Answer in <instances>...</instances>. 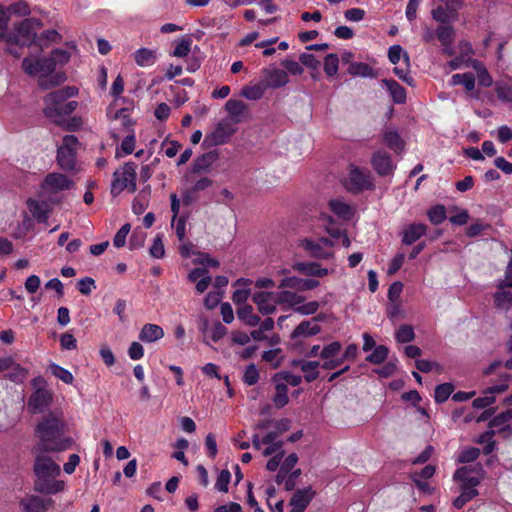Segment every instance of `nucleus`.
<instances>
[{
	"mask_svg": "<svg viewBox=\"0 0 512 512\" xmlns=\"http://www.w3.org/2000/svg\"><path fill=\"white\" fill-rule=\"evenodd\" d=\"M65 423L60 411L44 416L36 426V437L39 442L32 450L36 451H67L73 444L70 436H64Z\"/></svg>",
	"mask_w": 512,
	"mask_h": 512,
	"instance_id": "obj_1",
	"label": "nucleus"
},
{
	"mask_svg": "<svg viewBox=\"0 0 512 512\" xmlns=\"http://www.w3.org/2000/svg\"><path fill=\"white\" fill-rule=\"evenodd\" d=\"M48 451L32 450L35 455L34 471L36 475L35 491L47 495L63 492L65 482L56 479L61 474L60 465L53 458L47 456Z\"/></svg>",
	"mask_w": 512,
	"mask_h": 512,
	"instance_id": "obj_2",
	"label": "nucleus"
},
{
	"mask_svg": "<svg viewBox=\"0 0 512 512\" xmlns=\"http://www.w3.org/2000/svg\"><path fill=\"white\" fill-rule=\"evenodd\" d=\"M112 185H110V193L114 196L127 190L133 193L137 190V172H135V164L132 162L125 163L122 167L114 172Z\"/></svg>",
	"mask_w": 512,
	"mask_h": 512,
	"instance_id": "obj_3",
	"label": "nucleus"
},
{
	"mask_svg": "<svg viewBox=\"0 0 512 512\" xmlns=\"http://www.w3.org/2000/svg\"><path fill=\"white\" fill-rule=\"evenodd\" d=\"M453 479L460 484V492L478 493L476 487L483 479V470L480 465L462 466L454 472Z\"/></svg>",
	"mask_w": 512,
	"mask_h": 512,
	"instance_id": "obj_4",
	"label": "nucleus"
},
{
	"mask_svg": "<svg viewBox=\"0 0 512 512\" xmlns=\"http://www.w3.org/2000/svg\"><path fill=\"white\" fill-rule=\"evenodd\" d=\"M77 94L78 89L75 86H67L48 94L45 97V116L56 121V110L59 106L65 104L69 98L76 97Z\"/></svg>",
	"mask_w": 512,
	"mask_h": 512,
	"instance_id": "obj_5",
	"label": "nucleus"
},
{
	"mask_svg": "<svg viewBox=\"0 0 512 512\" xmlns=\"http://www.w3.org/2000/svg\"><path fill=\"white\" fill-rule=\"evenodd\" d=\"M78 139L73 135L62 138V144L58 148V164L63 170L70 171L75 168Z\"/></svg>",
	"mask_w": 512,
	"mask_h": 512,
	"instance_id": "obj_6",
	"label": "nucleus"
},
{
	"mask_svg": "<svg viewBox=\"0 0 512 512\" xmlns=\"http://www.w3.org/2000/svg\"><path fill=\"white\" fill-rule=\"evenodd\" d=\"M333 246V241L327 238H320L318 240H301V247L305 252L310 254L311 257L317 259L332 258L334 255Z\"/></svg>",
	"mask_w": 512,
	"mask_h": 512,
	"instance_id": "obj_7",
	"label": "nucleus"
},
{
	"mask_svg": "<svg viewBox=\"0 0 512 512\" xmlns=\"http://www.w3.org/2000/svg\"><path fill=\"white\" fill-rule=\"evenodd\" d=\"M237 123H233L228 119H224L219 121L216 125L215 129H213L209 134L204 138V144L211 145H224L227 141L232 138L233 134L236 131Z\"/></svg>",
	"mask_w": 512,
	"mask_h": 512,
	"instance_id": "obj_8",
	"label": "nucleus"
},
{
	"mask_svg": "<svg viewBox=\"0 0 512 512\" xmlns=\"http://www.w3.org/2000/svg\"><path fill=\"white\" fill-rule=\"evenodd\" d=\"M346 186L352 193L370 190L373 188L371 175L368 172L360 170L356 166H351Z\"/></svg>",
	"mask_w": 512,
	"mask_h": 512,
	"instance_id": "obj_9",
	"label": "nucleus"
},
{
	"mask_svg": "<svg viewBox=\"0 0 512 512\" xmlns=\"http://www.w3.org/2000/svg\"><path fill=\"white\" fill-rule=\"evenodd\" d=\"M259 81L269 89H279L289 83V76L286 70L272 66L261 71V80Z\"/></svg>",
	"mask_w": 512,
	"mask_h": 512,
	"instance_id": "obj_10",
	"label": "nucleus"
},
{
	"mask_svg": "<svg viewBox=\"0 0 512 512\" xmlns=\"http://www.w3.org/2000/svg\"><path fill=\"white\" fill-rule=\"evenodd\" d=\"M72 186L73 183L67 176L58 172H52L46 175L42 189L48 194H55L69 190Z\"/></svg>",
	"mask_w": 512,
	"mask_h": 512,
	"instance_id": "obj_11",
	"label": "nucleus"
},
{
	"mask_svg": "<svg viewBox=\"0 0 512 512\" xmlns=\"http://www.w3.org/2000/svg\"><path fill=\"white\" fill-rule=\"evenodd\" d=\"M51 65V62L46 61L45 57H25L22 62L23 71L31 77L37 75L44 77L51 74L53 72Z\"/></svg>",
	"mask_w": 512,
	"mask_h": 512,
	"instance_id": "obj_12",
	"label": "nucleus"
},
{
	"mask_svg": "<svg viewBox=\"0 0 512 512\" xmlns=\"http://www.w3.org/2000/svg\"><path fill=\"white\" fill-rule=\"evenodd\" d=\"M54 504L51 498H42L37 495H25L21 498L20 505L23 512H46Z\"/></svg>",
	"mask_w": 512,
	"mask_h": 512,
	"instance_id": "obj_13",
	"label": "nucleus"
},
{
	"mask_svg": "<svg viewBox=\"0 0 512 512\" xmlns=\"http://www.w3.org/2000/svg\"><path fill=\"white\" fill-rule=\"evenodd\" d=\"M253 301L257 306V309L263 315L272 314L277 305L280 304L278 300V295L275 292H258L253 296Z\"/></svg>",
	"mask_w": 512,
	"mask_h": 512,
	"instance_id": "obj_14",
	"label": "nucleus"
},
{
	"mask_svg": "<svg viewBox=\"0 0 512 512\" xmlns=\"http://www.w3.org/2000/svg\"><path fill=\"white\" fill-rule=\"evenodd\" d=\"M52 399L53 395L50 390L38 389L29 397V409L34 413H43L51 405Z\"/></svg>",
	"mask_w": 512,
	"mask_h": 512,
	"instance_id": "obj_15",
	"label": "nucleus"
},
{
	"mask_svg": "<svg viewBox=\"0 0 512 512\" xmlns=\"http://www.w3.org/2000/svg\"><path fill=\"white\" fill-rule=\"evenodd\" d=\"M41 28V22L35 18H28L22 21L16 28L18 42L22 44L34 41L36 31Z\"/></svg>",
	"mask_w": 512,
	"mask_h": 512,
	"instance_id": "obj_16",
	"label": "nucleus"
},
{
	"mask_svg": "<svg viewBox=\"0 0 512 512\" xmlns=\"http://www.w3.org/2000/svg\"><path fill=\"white\" fill-rule=\"evenodd\" d=\"M371 164L375 172L381 176L390 175L396 169V164L392 162L389 154L382 151L373 154Z\"/></svg>",
	"mask_w": 512,
	"mask_h": 512,
	"instance_id": "obj_17",
	"label": "nucleus"
},
{
	"mask_svg": "<svg viewBox=\"0 0 512 512\" xmlns=\"http://www.w3.org/2000/svg\"><path fill=\"white\" fill-rule=\"evenodd\" d=\"M507 388H508V385L505 382L500 383L498 385L491 386L490 388L485 390L484 396L477 397L476 399H474V401H473L474 408L483 409L485 407H488V406L494 404L496 401L495 395L505 392L507 390Z\"/></svg>",
	"mask_w": 512,
	"mask_h": 512,
	"instance_id": "obj_18",
	"label": "nucleus"
},
{
	"mask_svg": "<svg viewBox=\"0 0 512 512\" xmlns=\"http://www.w3.org/2000/svg\"><path fill=\"white\" fill-rule=\"evenodd\" d=\"M293 267L296 271L301 272L303 275L319 278L325 277L334 272V269L322 267L317 262H297Z\"/></svg>",
	"mask_w": 512,
	"mask_h": 512,
	"instance_id": "obj_19",
	"label": "nucleus"
},
{
	"mask_svg": "<svg viewBox=\"0 0 512 512\" xmlns=\"http://www.w3.org/2000/svg\"><path fill=\"white\" fill-rule=\"evenodd\" d=\"M313 491L311 488H304L295 491L292 498H290V512H302L310 504L313 498Z\"/></svg>",
	"mask_w": 512,
	"mask_h": 512,
	"instance_id": "obj_20",
	"label": "nucleus"
},
{
	"mask_svg": "<svg viewBox=\"0 0 512 512\" xmlns=\"http://www.w3.org/2000/svg\"><path fill=\"white\" fill-rule=\"evenodd\" d=\"M319 286L318 280L302 279L296 276L286 277L281 280L280 288H294L298 291H306L317 288Z\"/></svg>",
	"mask_w": 512,
	"mask_h": 512,
	"instance_id": "obj_21",
	"label": "nucleus"
},
{
	"mask_svg": "<svg viewBox=\"0 0 512 512\" xmlns=\"http://www.w3.org/2000/svg\"><path fill=\"white\" fill-rule=\"evenodd\" d=\"M164 336V330L161 326L153 323H146L140 329L138 339L142 343H156Z\"/></svg>",
	"mask_w": 512,
	"mask_h": 512,
	"instance_id": "obj_22",
	"label": "nucleus"
},
{
	"mask_svg": "<svg viewBox=\"0 0 512 512\" xmlns=\"http://www.w3.org/2000/svg\"><path fill=\"white\" fill-rule=\"evenodd\" d=\"M427 233V226L422 223H412L404 227L402 242L404 245H412Z\"/></svg>",
	"mask_w": 512,
	"mask_h": 512,
	"instance_id": "obj_23",
	"label": "nucleus"
},
{
	"mask_svg": "<svg viewBox=\"0 0 512 512\" xmlns=\"http://www.w3.org/2000/svg\"><path fill=\"white\" fill-rule=\"evenodd\" d=\"M225 111L230 115L233 123H240L247 113V104L236 99L227 100L225 104Z\"/></svg>",
	"mask_w": 512,
	"mask_h": 512,
	"instance_id": "obj_24",
	"label": "nucleus"
},
{
	"mask_svg": "<svg viewBox=\"0 0 512 512\" xmlns=\"http://www.w3.org/2000/svg\"><path fill=\"white\" fill-rule=\"evenodd\" d=\"M320 330L321 328L317 322V319L313 318L311 320L299 323L298 326L294 329L292 337L294 339L306 338L319 334Z\"/></svg>",
	"mask_w": 512,
	"mask_h": 512,
	"instance_id": "obj_25",
	"label": "nucleus"
},
{
	"mask_svg": "<svg viewBox=\"0 0 512 512\" xmlns=\"http://www.w3.org/2000/svg\"><path fill=\"white\" fill-rule=\"evenodd\" d=\"M158 58L157 50L140 48L134 51L133 60L141 68L153 66Z\"/></svg>",
	"mask_w": 512,
	"mask_h": 512,
	"instance_id": "obj_26",
	"label": "nucleus"
},
{
	"mask_svg": "<svg viewBox=\"0 0 512 512\" xmlns=\"http://www.w3.org/2000/svg\"><path fill=\"white\" fill-rule=\"evenodd\" d=\"M382 85L389 91L392 100L398 105H402L406 101V91L402 85L392 79H383Z\"/></svg>",
	"mask_w": 512,
	"mask_h": 512,
	"instance_id": "obj_27",
	"label": "nucleus"
},
{
	"mask_svg": "<svg viewBox=\"0 0 512 512\" xmlns=\"http://www.w3.org/2000/svg\"><path fill=\"white\" fill-rule=\"evenodd\" d=\"M27 205L32 217L37 219L38 222H46L49 217L48 207L44 202L35 199H28Z\"/></svg>",
	"mask_w": 512,
	"mask_h": 512,
	"instance_id": "obj_28",
	"label": "nucleus"
},
{
	"mask_svg": "<svg viewBox=\"0 0 512 512\" xmlns=\"http://www.w3.org/2000/svg\"><path fill=\"white\" fill-rule=\"evenodd\" d=\"M267 90H269V88L259 81L255 84L243 86L241 96L248 100L256 101L262 98Z\"/></svg>",
	"mask_w": 512,
	"mask_h": 512,
	"instance_id": "obj_29",
	"label": "nucleus"
},
{
	"mask_svg": "<svg viewBox=\"0 0 512 512\" xmlns=\"http://www.w3.org/2000/svg\"><path fill=\"white\" fill-rule=\"evenodd\" d=\"M383 142L395 153H402L404 150V141L402 138H400L396 130L384 131Z\"/></svg>",
	"mask_w": 512,
	"mask_h": 512,
	"instance_id": "obj_30",
	"label": "nucleus"
},
{
	"mask_svg": "<svg viewBox=\"0 0 512 512\" xmlns=\"http://www.w3.org/2000/svg\"><path fill=\"white\" fill-rule=\"evenodd\" d=\"M329 207L336 216L342 220H350L353 215L352 208L341 199H332L329 201Z\"/></svg>",
	"mask_w": 512,
	"mask_h": 512,
	"instance_id": "obj_31",
	"label": "nucleus"
},
{
	"mask_svg": "<svg viewBox=\"0 0 512 512\" xmlns=\"http://www.w3.org/2000/svg\"><path fill=\"white\" fill-rule=\"evenodd\" d=\"M295 364L300 366L304 374V378L306 382H312L319 377L318 369L320 367L319 361H301L296 362Z\"/></svg>",
	"mask_w": 512,
	"mask_h": 512,
	"instance_id": "obj_32",
	"label": "nucleus"
},
{
	"mask_svg": "<svg viewBox=\"0 0 512 512\" xmlns=\"http://www.w3.org/2000/svg\"><path fill=\"white\" fill-rule=\"evenodd\" d=\"M217 159V154L215 152H208L203 154L201 157L195 159L193 163V172L194 173H202L208 172L211 168L213 162Z\"/></svg>",
	"mask_w": 512,
	"mask_h": 512,
	"instance_id": "obj_33",
	"label": "nucleus"
},
{
	"mask_svg": "<svg viewBox=\"0 0 512 512\" xmlns=\"http://www.w3.org/2000/svg\"><path fill=\"white\" fill-rule=\"evenodd\" d=\"M436 37L444 50H449L454 38V29L450 25H441L436 28Z\"/></svg>",
	"mask_w": 512,
	"mask_h": 512,
	"instance_id": "obj_34",
	"label": "nucleus"
},
{
	"mask_svg": "<svg viewBox=\"0 0 512 512\" xmlns=\"http://www.w3.org/2000/svg\"><path fill=\"white\" fill-rule=\"evenodd\" d=\"M497 309L508 312L512 308V291L499 290L494 294Z\"/></svg>",
	"mask_w": 512,
	"mask_h": 512,
	"instance_id": "obj_35",
	"label": "nucleus"
},
{
	"mask_svg": "<svg viewBox=\"0 0 512 512\" xmlns=\"http://www.w3.org/2000/svg\"><path fill=\"white\" fill-rule=\"evenodd\" d=\"M496 95L504 103H512V81H498L495 84Z\"/></svg>",
	"mask_w": 512,
	"mask_h": 512,
	"instance_id": "obj_36",
	"label": "nucleus"
},
{
	"mask_svg": "<svg viewBox=\"0 0 512 512\" xmlns=\"http://www.w3.org/2000/svg\"><path fill=\"white\" fill-rule=\"evenodd\" d=\"M236 315L238 318L244 322V324L255 327L259 323V317L252 312V308L247 305H243L242 307L236 310Z\"/></svg>",
	"mask_w": 512,
	"mask_h": 512,
	"instance_id": "obj_37",
	"label": "nucleus"
},
{
	"mask_svg": "<svg viewBox=\"0 0 512 512\" xmlns=\"http://www.w3.org/2000/svg\"><path fill=\"white\" fill-rule=\"evenodd\" d=\"M276 383V394L273 396V404L277 408H282L285 406L288 401V388L286 383L284 382H274Z\"/></svg>",
	"mask_w": 512,
	"mask_h": 512,
	"instance_id": "obj_38",
	"label": "nucleus"
},
{
	"mask_svg": "<svg viewBox=\"0 0 512 512\" xmlns=\"http://www.w3.org/2000/svg\"><path fill=\"white\" fill-rule=\"evenodd\" d=\"M452 86L463 85L467 91H473L475 87V76L471 73L454 74L451 77Z\"/></svg>",
	"mask_w": 512,
	"mask_h": 512,
	"instance_id": "obj_39",
	"label": "nucleus"
},
{
	"mask_svg": "<svg viewBox=\"0 0 512 512\" xmlns=\"http://www.w3.org/2000/svg\"><path fill=\"white\" fill-rule=\"evenodd\" d=\"M279 303H286L294 309L304 302V297L289 291L276 292Z\"/></svg>",
	"mask_w": 512,
	"mask_h": 512,
	"instance_id": "obj_40",
	"label": "nucleus"
},
{
	"mask_svg": "<svg viewBox=\"0 0 512 512\" xmlns=\"http://www.w3.org/2000/svg\"><path fill=\"white\" fill-rule=\"evenodd\" d=\"M348 73L354 77H372L373 70L368 64L364 62H351L348 68Z\"/></svg>",
	"mask_w": 512,
	"mask_h": 512,
	"instance_id": "obj_41",
	"label": "nucleus"
},
{
	"mask_svg": "<svg viewBox=\"0 0 512 512\" xmlns=\"http://www.w3.org/2000/svg\"><path fill=\"white\" fill-rule=\"evenodd\" d=\"M192 39L188 37L181 38L176 42L175 49L172 50L171 56L183 58L191 52Z\"/></svg>",
	"mask_w": 512,
	"mask_h": 512,
	"instance_id": "obj_42",
	"label": "nucleus"
},
{
	"mask_svg": "<svg viewBox=\"0 0 512 512\" xmlns=\"http://www.w3.org/2000/svg\"><path fill=\"white\" fill-rule=\"evenodd\" d=\"M108 116L115 122V125H121L124 127V129L130 131L132 123L129 110L121 109L116 111L114 115H112L110 111H108Z\"/></svg>",
	"mask_w": 512,
	"mask_h": 512,
	"instance_id": "obj_43",
	"label": "nucleus"
},
{
	"mask_svg": "<svg viewBox=\"0 0 512 512\" xmlns=\"http://www.w3.org/2000/svg\"><path fill=\"white\" fill-rule=\"evenodd\" d=\"M432 17L437 23L446 25L458 19L457 16L451 15L449 11L444 10L443 6H437L432 9Z\"/></svg>",
	"mask_w": 512,
	"mask_h": 512,
	"instance_id": "obj_44",
	"label": "nucleus"
},
{
	"mask_svg": "<svg viewBox=\"0 0 512 512\" xmlns=\"http://www.w3.org/2000/svg\"><path fill=\"white\" fill-rule=\"evenodd\" d=\"M473 67L476 71V77L478 81V85H482L483 87H490L492 85V77L490 76L488 70L482 65V63L475 61Z\"/></svg>",
	"mask_w": 512,
	"mask_h": 512,
	"instance_id": "obj_45",
	"label": "nucleus"
},
{
	"mask_svg": "<svg viewBox=\"0 0 512 512\" xmlns=\"http://www.w3.org/2000/svg\"><path fill=\"white\" fill-rule=\"evenodd\" d=\"M342 350L341 342H331L325 345L320 350L319 357L321 359L325 358H339L341 357L340 352Z\"/></svg>",
	"mask_w": 512,
	"mask_h": 512,
	"instance_id": "obj_46",
	"label": "nucleus"
},
{
	"mask_svg": "<svg viewBox=\"0 0 512 512\" xmlns=\"http://www.w3.org/2000/svg\"><path fill=\"white\" fill-rule=\"evenodd\" d=\"M388 354L389 349L383 345H380L378 347H375V349H373V352L367 355L366 361L368 363L380 364L387 359Z\"/></svg>",
	"mask_w": 512,
	"mask_h": 512,
	"instance_id": "obj_47",
	"label": "nucleus"
},
{
	"mask_svg": "<svg viewBox=\"0 0 512 512\" xmlns=\"http://www.w3.org/2000/svg\"><path fill=\"white\" fill-rule=\"evenodd\" d=\"M69 58V53L65 50L60 49L52 51L51 56L45 57L46 61L51 62L53 71L55 70L56 66L68 63Z\"/></svg>",
	"mask_w": 512,
	"mask_h": 512,
	"instance_id": "obj_48",
	"label": "nucleus"
},
{
	"mask_svg": "<svg viewBox=\"0 0 512 512\" xmlns=\"http://www.w3.org/2000/svg\"><path fill=\"white\" fill-rule=\"evenodd\" d=\"M274 383H286L292 386H297L302 383V377L296 376L290 372H279L273 376Z\"/></svg>",
	"mask_w": 512,
	"mask_h": 512,
	"instance_id": "obj_49",
	"label": "nucleus"
},
{
	"mask_svg": "<svg viewBox=\"0 0 512 512\" xmlns=\"http://www.w3.org/2000/svg\"><path fill=\"white\" fill-rule=\"evenodd\" d=\"M8 369H10V371L7 374V377L14 383H22L26 377H28V370L17 364H14L13 362L12 366H10Z\"/></svg>",
	"mask_w": 512,
	"mask_h": 512,
	"instance_id": "obj_50",
	"label": "nucleus"
},
{
	"mask_svg": "<svg viewBox=\"0 0 512 512\" xmlns=\"http://www.w3.org/2000/svg\"><path fill=\"white\" fill-rule=\"evenodd\" d=\"M428 219L434 225H439L446 219V209L442 205L433 206L427 212Z\"/></svg>",
	"mask_w": 512,
	"mask_h": 512,
	"instance_id": "obj_51",
	"label": "nucleus"
},
{
	"mask_svg": "<svg viewBox=\"0 0 512 512\" xmlns=\"http://www.w3.org/2000/svg\"><path fill=\"white\" fill-rule=\"evenodd\" d=\"M6 11L8 12V16L10 15H16L18 17H25L28 16L30 13V8L28 3L23 1H18L12 3L10 6L6 8Z\"/></svg>",
	"mask_w": 512,
	"mask_h": 512,
	"instance_id": "obj_52",
	"label": "nucleus"
},
{
	"mask_svg": "<svg viewBox=\"0 0 512 512\" xmlns=\"http://www.w3.org/2000/svg\"><path fill=\"white\" fill-rule=\"evenodd\" d=\"M50 370L54 377L64 383L71 384L73 382V376L67 368H62L60 365L52 363L50 365Z\"/></svg>",
	"mask_w": 512,
	"mask_h": 512,
	"instance_id": "obj_53",
	"label": "nucleus"
},
{
	"mask_svg": "<svg viewBox=\"0 0 512 512\" xmlns=\"http://www.w3.org/2000/svg\"><path fill=\"white\" fill-rule=\"evenodd\" d=\"M453 385L451 383H442L435 389L436 403H444L452 394Z\"/></svg>",
	"mask_w": 512,
	"mask_h": 512,
	"instance_id": "obj_54",
	"label": "nucleus"
},
{
	"mask_svg": "<svg viewBox=\"0 0 512 512\" xmlns=\"http://www.w3.org/2000/svg\"><path fill=\"white\" fill-rule=\"evenodd\" d=\"M340 59L334 53L328 54L324 61V71L328 77H334L338 71V62Z\"/></svg>",
	"mask_w": 512,
	"mask_h": 512,
	"instance_id": "obj_55",
	"label": "nucleus"
},
{
	"mask_svg": "<svg viewBox=\"0 0 512 512\" xmlns=\"http://www.w3.org/2000/svg\"><path fill=\"white\" fill-rule=\"evenodd\" d=\"M280 354V348H273L268 351H264L262 358L265 362L271 363L272 367L276 369L280 366L282 361V357Z\"/></svg>",
	"mask_w": 512,
	"mask_h": 512,
	"instance_id": "obj_56",
	"label": "nucleus"
},
{
	"mask_svg": "<svg viewBox=\"0 0 512 512\" xmlns=\"http://www.w3.org/2000/svg\"><path fill=\"white\" fill-rule=\"evenodd\" d=\"M398 343H410L414 339L413 328L409 325L400 326L395 334Z\"/></svg>",
	"mask_w": 512,
	"mask_h": 512,
	"instance_id": "obj_57",
	"label": "nucleus"
},
{
	"mask_svg": "<svg viewBox=\"0 0 512 512\" xmlns=\"http://www.w3.org/2000/svg\"><path fill=\"white\" fill-rule=\"evenodd\" d=\"M231 472L228 471V470H220L218 476H217V480H216V484H215V489L218 491V492H227L228 491V485L229 483L231 482Z\"/></svg>",
	"mask_w": 512,
	"mask_h": 512,
	"instance_id": "obj_58",
	"label": "nucleus"
},
{
	"mask_svg": "<svg viewBox=\"0 0 512 512\" xmlns=\"http://www.w3.org/2000/svg\"><path fill=\"white\" fill-rule=\"evenodd\" d=\"M149 254L155 259H161L164 256V245L162 234H157L152 246L149 247Z\"/></svg>",
	"mask_w": 512,
	"mask_h": 512,
	"instance_id": "obj_59",
	"label": "nucleus"
},
{
	"mask_svg": "<svg viewBox=\"0 0 512 512\" xmlns=\"http://www.w3.org/2000/svg\"><path fill=\"white\" fill-rule=\"evenodd\" d=\"M259 379V372L255 364H249L243 372V382L249 386L255 385Z\"/></svg>",
	"mask_w": 512,
	"mask_h": 512,
	"instance_id": "obj_60",
	"label": "nucleus"
},
{
	"mask_svg": "<svg viewBox=\"0 0 512 512\" xmlns=\"http://www.w3.org/2000/svg\"><path fill=\"white\" fill-rule=\"evenodd\" d=\"M297 460H298V457L295 453L289 454L286 457L284 463L281 464L280 471L277 475L278 483H281V481L283 479V474L288 473V471H290L291 468H293L296 465Z\"/></svg>",
	"mask_w": 512,
	"mask_h": 512,
	"instance_id": "obj_61",
	"label": "nucleus"
},
{
	"mask_svg": "<svg viewBox=\"0 0 512 512\" xmlns=\"http://www.w3.org/2000/svg\"><path fill=\"white\" fill-rule=\"evenodd\" d=\"M389 61L396 64L400 58L404 57L405 62H408V55L404 52L403 48L399 45H392L388 51Z\"/></svg>",
	"mask_w": 512,
	"mask_h": 512,
	"instance_id": "obj_62",
	"label": "nucleus"
},
{
	"mask_svg": "<svg viewBox=\"0 0 512 512\" xmlns=\"http://www.w3.org/2000/svg\"><path fill=\"white\" fill-rule=\"evenodd\" d=\"M497 288L499 290H506V288H512V260L506 266L504 278L498 280Z\"/></svg>",
	"mask_w": 512,
	"mask_h": 512,
	"instance_id": "obj_63",
	"label": "nucleus"
},
{
	"mask_svg": "<svg viewBox=\"0 0 512 512\" xmlns=\"http://www.w3.org/2000/svg\"><path fill=\"white\" fill-rule=\"evenodd\" d=\"M512 419V409L504 411L490 421V428H497L505 425Z\"/></svg>",
	"mask_w": 512,
	"mask_h": 512,
	"instance_id": "obj_64",
	"label": "nucleus"
}]
</instances>
